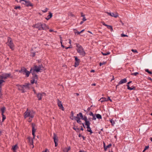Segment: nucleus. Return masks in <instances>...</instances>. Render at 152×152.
<instances>
[{
  "label": "nucleus",
  "instance_id": "f257e3e1",
  "mask_svg": "<svg viewBox=\"0 0 152 152\" xmlns=\"http://www.w3.org/2000/svg\"><path fill=\"white\" fill-rule=\"evenodd\" d=\"M31 84L29 83H25L24 85H20L17 84L16 86L18 87V89L22 93H24L26 91V89L29 90L30 89L29 86Z\"/></svg>",
  "mask_w": 152,
  "mask_h": 152
},
{
  "label": "nucleus",
  "instance_id": "f03ea898",
  "mask_svg": "<svg viewBox=\"0 0 152 152\" xmlns=\"http://www.w3.org/2000/svg\"><path fill=\"white\" fill-rule=\"evenodd\" d=\"M45 70L42 64L39 65L38 66L37 65H34L33 67H31L30 69V71H31L32 75L34 74L35 72H41V70L43 71Z\"/></svg>",
  "mask_w": 152,
  "mask_h": 152
},
{
  "label": "nucleus",
  "instance_id": "7ed1b4c3",
  "mask_svg": "<svg viewBox=\"0 0 152 152\" xmlns=\"http://www.w3.org/2000/svg\"><path fill=\"white\" fill-rule=\"evenodd\" d=\"M76 47L77 48V53L80 54V55L84 56L86 55V53L85 52L82 47L78 43L76 44Z\"/></svg>",
  "mask_w": 152,
  "mask_h": 152
},
{
  "label": "nucleus",
  "instance_id": "20e7f679",
  "mask_svg": "<svg viewBox=\"0 0 152 152\" xmlns=\"http://www.w3.org/2000/svg\"><path fill=\"white\" fill-rule=\"evenodd\" d=\"M19 72L20 73L25 75L26 77H28L31 73V71L30 70V71H28L26 68L23 67H21L20 70H19Z\"/></svg>",
  "mask_w": 152,
  "mask_h": 152
},
{
  "label": "nucleus",
  "instance_id": "39448f33",
  "mask_svg": "<svg viewBox=\"0 0 152 152\" xmlns=\"http://www.w3.org/2000/svg\"><path fill=\"white\" fill-rule=\"evenodd\" d=\"M9 46L10 48L13 50L14 49V44L12 42V39L10 37H8L7 38V42L6 43Z\"/></svg>",
  "mask_w": 152,
  "mask_h": 152
},
{
  "label": "nucleus",
  "instance_id": "423d86ee",
  "mask_svg": "<svg viewBox=\"0 0 152 152\" xmlns=\"http://www.w3.org/2000/svg\"><path fill=\"white\" fill-rule=\"evenodd\" d=\"M24 117L25 118L28 117H30L31 118H32L34 117V115L31 113L30 112H28V109H27L26 111L24 113Z\"/></svg>",
  "mask_w": 152,
  "mask_h": 152
},
{
  "label": "nucleus",
  "instance_id": "0eeeda50",
  "mask_svg": "<svg viewBox=\"0 0 152 152\" xmlns=\"http://www.w3.org/2000/svg\"><path fill=\"white\" fill-rule=\"evenodd\" d=\"M22 1L24 2H22V3L25 4L27 7H32L33 6L32 4L29 1H27L25 0H20V2H21Z\"/></svg>",
  "mask_w": 152,
  "mask_h": 152
},
{
  "label": "nucleus",
  "instance_id": "6e6552de",
  "mask_svg": "<svg viewBox=\"0 0 152 152\" xmlns=\"http://www.w3.org/2000/svg\"><path fill=\"white\" fill-rule=\"evenodd\" d=\"M79 114L80 115V117L81 118V119L85 121V124H87L88 123L90 122L88 120L86 116H84L83 117L81 113H80Z\"/></svg>",
  "mask_w": 152,
  "mask_h": 152
},
{
  "label": "nucleus",
  "instance_id": "1a4fd4ad",
  "mask_svg": "<svg viewBox=\"0 0 152 152\" xmlns=\"http://www.w3.org/2000/svg\"><path fill=\"white\" fill-rule=\"evenodd\" d=\"M57 104L60 109H61L63 111L64 110V108L61 103V101H60L59 99H57Z\"/></svg>",
  "mask_w": 152,
  "mask_h": 152
},
{
  "label": "nucleus",
  "instance_id": "9d476101",
  "mask_svg": "<svg viewBox=\"0 0 152 152\" xmlns=\"http://www.w3.org/2000/svg\"><path fill=\"white\" fill-rule=\"evenodd\" d=\"M46 95V94L44 92H42V93H38L37 94V96L39 100H40L42 99V97L43 95Z\"/></svg>",
  "mask_w": 152,
  "mask_h": 152
},
{
  "label": "nucleus",
  "instance_id": "9b49d317",
  "mask_svg": "<svg viewBox=\"0 0 152 152\" xmlns=\"http://www.w3.org/2000/svg\"><path fill=\"white\" fill-rule=\"evenodd\" d=\"M74 57L75 58V60L74 66L75 67H77L79 65V63L80 62V60L77 58V56H75Z\"/></svg>",
  "mask_w": 152,
  "mask_h": 152
},
{
  "label": "nucleus",
  "instance_id": "f8f14e48",
  "mask_svg": "<svg viewBox=\"0 0 152 152\" xmlns=\"http://www.w3.org/2000/svg\"><path fill=\"white\" fill-rule=\"evenodd\" d=\"M42 24L40 23L35 24L34 25L35 28H38L39 30H41Z\"/></svg>",
  "mask_w": 152,
  "mask_h": 152
},
{
  "label": "nucleus",
  "instance_id": "ddd939ff",
  "mask_svg": "<svg viewBox=\"0 0 152 152\" xmlns=\"http://www.w3.org/2000/svg\"><path fill=\"white\" fill-rule=\"evenodd\" d=\"M106 12L108 14V15L111 16L112 17H114V18H116L118 16V14L117 13H111L108 12Z\"/></svg>",
  "mask_w": 152,
  "mask_h": 152
},
{
  "label": "nucleus",
  "instance_id": "4468645a",
  "mask_svg": "<svg viewBox=\"0 0 152 152\" xmlns=\"http://www.w3.org/2000/svg\"><path fill=\"white\" fill-rule=\"evenodd\" d=\"M35 124L34 123L32 124V134L34 136V138L35 133L36 131V129L35 128Z\"/></svg>",
  "mask_w": 152,
  "mask_h": 152
},
{
  "label": "nucleus",
  "instance_id": "2eb2a0df",
  "mask_svg": "<svg viewBox=\"0 0 152 152\" xmlns=\"http://www.w3.org/2000/svg\"><path fill=\"white\" fill-rule=\"evenodd\" d=\"M132 82V81H130L127 83V89L129 90H135V87L132 86V87H130L129 86V84L130 83H131Z\"/></svg>",
  "mask_w": 152,
  "mask_h": 152
},
{
  "label": "nucleus",
  "instance_id": "dca6fc26",
  "mask_svg": "<svg viewBox=\"0 0 152 152\" xmlns=\"http://www.w3.org/2000/svg\"><path fill=\"white\" fill-rule=\"evenodd\" d=\"M49 28L48 26L45 24H42L41 30H47L49 29Z\"/></svg>",
  "mask_w": 152,
  "mask_h": 152
},
{
  "label": "nucleus",
  "instance_id": "f3484780",
  "mask_svg": "<svg viewBox=\"0 0 152 152\" xmlns=\"http://www.w3.org/2000/svg\"><path fill=\"white\" fill-rule=\"evenodd\" d=\"M127 82L126 78H125L121 80L119 82L118 85H121L123 83H125Z\"/></svg>",
  "mask_w": 152,
  "mask_h": 152
},
{
  "label": "nucleus",
  "instance_id": "a211bd4d",
  "mask_svg": "<svg viewBox=\"0 0 152 152\" xmlns=\"http://www.w3.org/2000/svg\"><path fill=\"white\" fill-rule=\"evenodd\" d=\"M53 139L54 142H58V137L56 134L55 133L53 134Z\"/></svg>",
  "mask_w": 152,
  "mask_h": 152
},
{
  "label": "nucleus",
  "instance_id": "6ab92c4d",
  "mask_svg": "<svg viewBox=\"0 0 152 152\" xmlns=\"http://www.w3.org/2000/svg\"><path fill=\"white\" fill-rule=\"evenodd\" d=\"M90 124L91 123L90 122L88 123L87 124H85V125L87 126L86 128L87 129V131H88L89 130H91V129L90 126Z\"/></svg>",
  "mask_w": 152,
  "mask_h": 152
},
{
  "label": "nucleus",
  "instance_id": "aec40b11",
  "mask_svg": "<svg viewBox=\"0 0 152 152\" xmlns=\"http://www.w3.org/2000/svg\"><path fill=\"white\" fill-rule=\"evenodd\" d=\"M76 121L78 123L81 125V124L82 125L83 127L85 128V126L84 124L83 123H82L81 121L80 120V119H79V118L78 119H76Z\"/></svg>",
  "mask_w": 152,
  "mask_h": 152
},
{
  "label": "nucleus",
  "instance_id": "412c9836",
  "mask_svg": "<svg viewBox=\"0 0 152 152\" xmlns=\"http://www.w3.org/2000/svg\"><path fill=\"white\" fill-rule=\"evenodd\" d=\"M52 17V13L51 12H49V15H48L47 17L45 18V19L47 20H49Z\"/></svg>",
  "mask_w": 152,
  "mask_h": 152
},
{
  "label": "nucleus",
  "instance_id": "4be33fe9",
  "mask_svg": "<svg viewBox=\"0 0 152 152\" xmlns=\"http://www.w3.org/2000/svg\"><path fill=\"white\" fill-rule=\"evenodd\" d=\"M4 79H7L8 77H9L11 75L10 73H5L4 74Z\"/></svg>",
  "mask_w": 152,
  "mask_h": 152
},
{
  "label": "nucleus",
  "instance_id": "5701e85b",
  "mask_svg": "<svg viewBox=\"0 0 152 152\" xmlns=\"http://www.w3.org/2000/svg\"><path fill=\"white\" fill-rule=\"evenodd\" d=\"M33 76L32 77V79H34L35 80H37L38 79V76L37 75L35 74V73L34 72V74L32 75Z\"/></svg>",
  "mask_w": 152,
  "mask_h": 152
},
{
  "label": "nucleus",
  "instance_id": "b1692460",
  "mask_svg": "<svg viewBox=\"0 0 152 152\" xmlns=\"http://www.w3.org/2000/svg\"><path fill=\"white\" fill-rule=\"evenodd\" d=\"M18 148V146L17 144L15 145L14 146L12 147V149L13 151L14 152Z\"/></svg>",
  "mask_w": 152,
  "mask_h": 152
},
{
  "label": "nucleus",
  "instance_id": "393cba45",
  "mask_svg": "<svg viewBox=\"0 0 152 152\" xmlns=\"http://www.w3.org/2000/svg\"><path fill=\"white\" fill-rule=\"evenodd\" d=\"M6 110V108L4 107H3L1 108V115H4L5 111Z\"/></svg>",
  "mask_w": 152,
  "mask_h": 152
},
{
  "label": "nucleus",
  "instance_id": "a878e982",
  "mask_svg": "<svg viewBox=\"0 0 152 152\" xmlns=\"http://www.w3.org/2000/svg\"><path fill=\"white\" fill-rule=\"evenodd\" d=\"M70 147H69L68 148H66L64 149L63 150L64 152H68V151L70 150Z\"/></svg>",
  "mask_w": 152,
  "mask_h": 152
},
{
  "label": "nucleus",
  "instance_id": "bb28decb",
  "mask_svg": "<svg viewBox=\"0 0 152 152\" xmlns=\"http://www.w3.org/2000/svg\"><path fill=\"white\" fill-rule=\"evenodd\" d=\"M99 101H100L101 102H103L107 101L106 98L105 97H102L101 98Z\"/></svg>",
  "mask_w": 152,
  "mask_h": 152
},
{
  "label": "nucleus",
  "instance_id": "cd10ccee",
  "mask_svg": "<svg viewBox=\"0 0 152 152\" xmlns=\"http://www.w3.org/2000/svg\"><path fill=\"white\" fill-rule=\"evenodd\" d=\"M96 118L99 119H101L102 118V116L100 114H96Z\"/></svg>",
  "mask_w": 152,
  "mask_h": 152
},
{
  "label": "nucleus",
  "instance_id": "c85d7f7f",
  "mask_svg": "<svg viewBox=\"0 0 152 152\" xmlns=\"http://www.w3.org/2000/svg\"><path fill=\"white\" fill-rule=\"evenodd\" d=\"M31 82L32 84H33L34 83L36 84L37 83V80H35L34 79H32V80H31Z\"/></svg>",
  "mask_w": 152,
  "mask_h": 152
},
{
  "label": "nucleus",
  "instance_id": "c756f323",
  "mask_svg": "<svg viewBox=\"0 0 152 152\" xmlns=\"http://www.w3.org/2000/svg\"><path fill=\"white\" fill-rule=\"evenodd\" d=\"M107 27L108 29L110 30L112 32L113 31V28L112 26L108 25Z\"/></svg>",
  "mask_w": 152,
  "mask_h": 152
},
{
  "label": "nucleus",
  "instance_id": "7c9ffc66",
  "mask_svg": "<svg viewBox=\"0 0 152 152\" xmlns=\"http://www.w3.org/2000/svg\"><path fill=\"white\" fill-rule=\"evenodd\" d=\"M112 146V144H110L108 145H107L104 148V150L105 151H106L107 150V149L108 148H110Z\"/></svg>",
  "mask_w": 152,
  "mask_h": 152
},
{
  "label": "nucleus",
  "instance_id": "2f4dec72",
  "mask_svg": "<svg viewBox=\"0 0 152 152\" xmlns=\"http://www.w3.org/2000/svg\"><path fill=\"white\" fill-rule=\"evenodd\" d=\"M80 115L79 114H79H77V115L76 117H74V118L75 119V120L76 119H78L79 118V119H80Z\"/></svg>",
  "mask_w": 152,
  "mask_h": 152
},
{
  "label": "nucleus",
  "instance_id": "473e14b6",
  "mask_svg": "<svg viewBox=\"0 0 152 152\" xmlns=\"http://www.w3.org/2000/svg\"><path fill=\"white\" fill-rule=\"evenodd\" d=\"M102 53L103 56H106V55H109L110 54V52H107L105 53H104L102 52Z\"/></svg>",
  "mask_w": 152,
  "mask_h": 152
},
{
  "label": "nucleus",
  "instance_id": "72a5a7b5",
  "mask_svg": "<svg viewBox=\"0 0 152 152\" xmlns=\"http://www.w3.org/2000/svg\"><path fill=\"white\" fill-rule=\"evenodd\" d=\"M73 129L77 132H79L80 130L77 127H73Z\"/></svg>",
  "mask_w": 152,
  "mask_h": 152
},
{
  "label": "nucleus",
  "instance_id": "f704fd0d",
  "mask_svg": "<svg viewBox=\"0 0 152 152\" xmlns=\"http://www.w3.org/2000/svg\"><path fill=\"white\" fill-rule=\"evenodd\" d=\"M145 71L146 72H147L149 74H152V72L150 71H149V70L148 69H145Z\"/></svg>",
  "mask_w": 152,
  "mask_h": 152
},
{
  "label": "nucleus",
  "instance_id": "c9c22d12",
  "mask_svg": "<svg viewBox=\"0 0 152 152\" xmlns=\"http://www.w3.org/2000/svg\"><path fill=\"white\" fill-rule=\"evenodd\" d=\"M110 122L111 124L112 125H114V124H115V122L114 121H113V119H110Z\"/></svg>",
  "mask_w": 152,
  "mask_h": 152
},
{
  "label": "nucleus",
  "instance_id": "e433bc0d",
  "mask_svg": "<svg viewBox=\"0 0 152 152\" xmlns=\"http://www.w3.org/2000/svg\"><path fill=\"white\" fill-rule=\"evenodd\" d=\"M139 74V73L138 72H136L134 73H132L131 75H132L136 76L137 75Z\"/></svg>",
  "mask_w": 152,
  "mask_h": 152
},
{
  "label": "nucleus",
  "instance_id": "4c0bfd02",
  "mask_svg": "<svg viewBox=\"0 0 152 152\" xmlns=\"http://www.w3.org/2000/svg\"><path fill=\"white\" fill-rule=\"evenodd\" d=\"M2 121L3 122L4 120L6 119V116L4 115H2Z\"/></svg>",
  "mask_w": 152,
  "mask_h": 152
},
{
  "label": "nucleus",
  "instance_id": "58836bf2",
  "mask_svg": "<svg viewBox=\"0 0 152 152\" xmlns=\"http://www.w3.org/2000/svg\"><path fill=\"white\" fill-rule=\"evenodd\" d=\"M92 116L93 117V118H92V120H96V114L94 115V114Z\"/></svg>",
  "mask_w": 152,
  "mask_h": 152
},
{
  "label": "nucleus",
  "instance_id": "ea45409f",
  "mask_svg": "<svg viewBox=\"0 0 152 152\" xmlns=\"http://www.w3.org/2000/svg\"><path fill=\"white\" fill-rule=\"evenodd\" d=\"M106 62H100L99 63V65L101 66L102 65L105 64H106Z\"/></svg>",
  "mask_w": 152,
  "mask_h": 152
},
{
  "label": "nucleus",
  "instance_id": "a19ab883",
  "mask_svg": "<svg viewBox=\"0 0 152 152\" xmlns=\"http://www.w3.org/2000/svg\"><path fill=\"white\" fill-rule=\"evenodd\" d=\"M131 51L132 52L134 53H138L137 51L136 50H134L133 49H132Z\"/></svg>",
  "mask_w": 152,
  "mask_h": 152
},
{
  "label": "nucleus",
  "instance_id": "79ce46f5",
  "mask_svg": "<svg viewBox=\"0 0 152 152\" xmlns=\"http://www.w3.org/2000/svg\"><path fill=\"white\" fill-rule=\"evenodd\" d=\"M21 8V7L20 6H15L14 7V9H20Z\"/></svg>",
  "mask_w": 152,
  "mask_h": 152
},
{
  "label": "nucleus",
  "instance_id": "37998d69",
  "mask_svg": "<svg viewBox=\"0 0 152 152\" xmlns=\"http://www.w3.org/2000/svg\"><path fill=\"white\" fill-rule=\"evenodd\" d=\"M4 82V81L3 80H0V87H1V84Z\"/></svg>",
  "mask_w": 152,
  "mask_h": 152
},
{
  "label": "nucleus",
  "instance_id": "c03bdc74",
  "mask_svg": "<svg viewBox=\"0 0 152 152\" xmlns=\"http://www.w3.org/2000/svg\"><path fill=\"white\" fill-rule=\"evenodd\" d=\"M121 37H128V36L126 34H121Z\"/></svg>",
  "mask_w": 152,
  "mask_h": 152
},
{
  "label": "nucleus",
  "instance_id": "a18cd8bd",
  "mask_svg": "<svg viewBox=\"0 0 152 152\" xmlns=\"http://www.w3.org/2000/svg\"><path fill=\"white\" fill-rule=\"evenodd\" d=\"M106 99H107V101L110 100L111 102H112V100L110 98V97L109 96H108V98H106Z\"/></svg>",
  "mask_w": 152,
  "mask_h": 152
},
{
  "label": "nucleus",
  "instance_id": "49530a36",
  "mask_svg": "<svg viewBox=\"0 0 152 152\" xmlns=\"http://www.w3.org/2000/svg\"><path fill=\"white\" fill-rule=\"evenodd\" d=\"M84 31V29H83L80 32H79V31L77 32V34H80L81 33L83 32Z\"/></svg>",
  "mask_w": 152,
  "mask_h": 152
},
{
  "label": "nucleus",
  "instance_id": "de8ad7c7",
  "mask_svg": "<svg viewBox=\"0 0 152 152\" xmlns=\"http://www.w3.org/2000/svg\"><path fill=\"white\" fill-rule=\"evenodd\" d=\"M48 10V9L47 8H46L44 10H42V12H46Z\"/></svg>",
  "mask_w": 152,
  "mask_h": 152
},
{
  "label": "nucleus",
  "instance_id": "09e8293b",
  "mask_svg": "<svg viewBox=\"0 0 152 152\" xmlns=\"http://www.w3.org/2000/svg\"><path fill=\"white\" fill-rule=\"evenodd\" d=\"M102 25L104 26H107L108 25L106 24H105V23L103 22H102Z\"/></svg>",
  "mask_w": 152,
  "mask_h": 152
},
{
  "label": "nucleus",
  "instance_id": "8fccbe9b",
  "mask_svg": "<svg viewBox=\"0 0 152 152\" xmlns=\"http://www.w3.org/2000/svg\"><path fill=\"white\" fill-rule=\"evenodd\" d=\"M71 117H74V113L73 111H72L71 112Z\"/></svg>",
  "mask_w": 152,
  "mask_h": 152
},
{
  "label": "nucleus",
  "instance_id": "3c124183",
  "mask_svg": "<svg viewBox=\"0 0 152 152\" xmlns=\"http://www.w3.org/2000/svg\"><path fill=\"white\" fill-rule=\"evenodd\" d=\"M4 74L2 75L0 77V78L2 79H4Z\"/></svg>",
  "mask_w": 152,
  "mask_h": 152
},
{
  "label": "nucleus",
  "instance_id": "603ef678",
  "mask_svg": "<svg viewBox=\"0 0 152 152\" xmlns=\"http://www.w3.org/2000/svg\"><path fill=\"white\" fill-rule=\"evenodd\" d=\"M89 115L91 116H93L94 114L92 112H90Z\"/></svg>",
  "mask_w": 152,
  "mask_h": 152
},
{
  "label": "nucleus",
  "instance_id": "864d4df0",
  "mask_svg": "<svg viewBox=\"0 0 152 152\" xmlns=\"http://www.w3.org/2000/svg\"><path fill=\"white\" fill-rule=\"evenodd\" d=\"M82 20L83 21H86V19L85 17H83Z\"/></svg>",
  "mask_w": 152,
  "mask_h": 152
},
{
  "label": "nucleus",
  "instance_id": "5fc2aeb1",
  "mask_svg": "<svg viewBox=\"0 0 152 152\" xmlns=\"http://www.w3.org/2000/svg\"><path fill=\"white\" fill-rule=\"evenodd\" d=\"M32 118H31L30 117L29 118L28 121L29 122H31V121H32Z\"/></svg>",
  "mask_w": 152,
  "mask_h": 152
},
{
  "label": "nucleus",
  "instance_id": "6e6d98bb",
  "mask_svg": "<svg viewBox=\"0 0 152 152\" xmlns=\"http://www.w3.org/2000/svg\"><path fill=\"white\" fill-rule=\"evenodd\" d=\"M88 132H90V133L89 134L90 135H91V134L92 133H93V132H92V131L91 130H89L88 131Z\"/></svg>",
  "mask_w": 152,
  "mask_h": 152
},
{
  "label": "nucleus",
  "instance_id": "4d7b16f0",
  "mask_svg": "<svg viewBox=\"0 0 152 152\" xmlns=\"http://www.w3.org/2000/svg\"><path fill=\"white\" fill-rule=\"evenodd\" d=\"M74 32L75 33H77V32H78L77 31V30L76 29H74Z\"/></svg>",
  "mask_w": 152,
  "mask_h": 152
},
{
  "label": "nucleus",
  "instance_id": "13d9d810",
  "mask_svg": "<svg viewBox=\"0 0 152 152\" xmlns=\"http://www.w3.org/2000/svg\"><path fill=\"white\" fill-rule=\"evenodd\" d=\"M149 148V146H146L145 147V150H146L147 149H148Z\"/></svg>",
  "mask_w": 152,
  "mask_h": 152
},
{
  "label": "nucleus",
  "instance_id": "bf43d9fd",
  "mask_svg": "<svg viewBox=\"0 0 152 152\" xmlns=\"http://www.w3.org/2000/svg\"><path fill=\"white\" fill-rule=\"evenodd\" d=\"M85 15H83V13L81 12V16L83 17H85Z\"/></svg>",
  "mask_w": 152,
  "mask_h": 152
},
{
  "label": "nucleus",
  "instance_id": "052dcab7",
  "mask_svg": "<svg viewBox=\"0 0 152 152\" xmlns=\"http://www.w3.org/2000/svg\"><path fill=\"white\" fill-rule=\"evenodd\" d=\"M103 146L104 147V148L105 147H106L105 145V143L104 142H103Z\"/></svg>",
  "mask_w": 152,
  "mask_h": 152
},
{
  "label": "nucleus",
  "instance_id": "680f3d73",
  "mask_svg": "<svg viewBox=\"0 0 152 152\" xmlns=\"http://www.w3.org/2000/svg\"><path fill=\"white\" fill-rule=\"evenodd\" d=\"M72 41L70 39H69V44H71V43Z\"/></svg>",
  "mask_w": 152,
  "mask_h": 152
},
{
  "label": "nucleus",
  "instance_id": "e2e57ef3",
  "mask_svg": "<svg viewBox=\"0 0 152 152\" xmlns=\"http://www.w3.org/2000/svg\"><path fill=\"white\" fill-rule=\"evenodd\" d=\"M33 91L34 94H37V93H36V91L34 89H33Z\"/></svg>",
  "mask_w": 152,
  "mask_h": 152
},
{
  "label": "nucleus",
  "instance_id": "0e129e2a",
  "mask_svg": "<svg viewBox=\"0 0 152 152\" xmlns=\"http://www.w3.org/2000/svg\"><path fill=\"white\" fill-rule=\"evenodd\" d=\"M148 79L149 80L152 81V79L150 77H148Z\"/></svg>",
  "mask_w": 152,
  "mask_h": 152
},
{
  "label": "nucleus",
  "instance_id": "69168bd1",
  "mask_svg": "<svg viewBox=\"0 0 152 152\" xmlns=\"http://www.w3.org/2000/svg\"><path fill=\"white\" fill-rule=\"evenodd\" d=\"M35 56V53H33V55H32V57H34V56Z\"/></svg>",
  "mask_w": 152,
  "mask_h": 152
},
{
  "label": "nucleus",
  "instance_id": "338daca9",
  "mask_svg": "<svg viewBox=\"0 0 152 152\" xmlns=\"http://www.w3.org/2000/svg\"><path fill=\"white\" fill-rule=\"evenodd\" d=\"M55 146L56 147L58 145V143L57 142H55Z\"/></svg>",
  "mask_w": 152,
  "mask_h": 152
},
{
  "label": "nucleus",
  "instance_id": "774afa93",
  "mask_svg": "<svg viewBox=\"0 0 152 152\" xmlns=\"http://www.w3.org/2000/svg\"><path fill=\"white\" fill-rule=\"evenodd\" d=\"M91 109V108L90 107H88V108H87V110H88V111H89Z\"/></svg>",
  "mask_w": 152,
  "mask_h": 152
}]
</instances>
